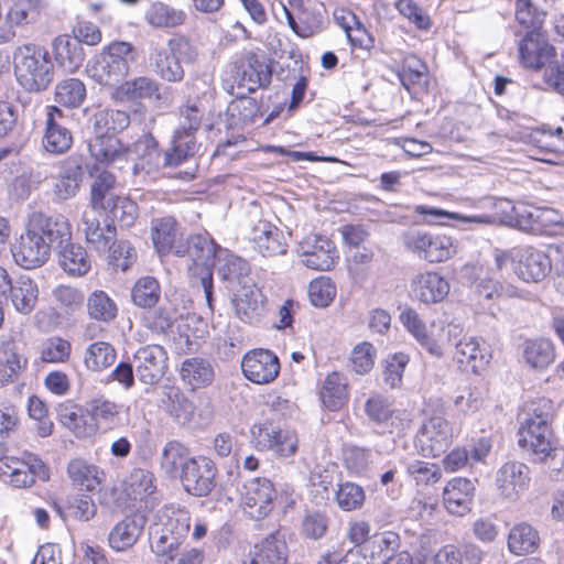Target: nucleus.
<instances>
[{
    "label": "nucleus",
    "instance_id": "f257e3e1",
    "mask_svg": "<svg viewBox=\"0 0 564 564\" xmlns=\"http://www.w3.org/2000/svg\"><path fill=\"white\" fill-rule=\"evenodd\" d=\"M72 237V224L66 216L33 210L28 214L24 229L11 243L10 251L19 267L37 269L47 262L53 247L61 246Z\"/></svg>",
    "mask_w": 564,
    "mask_h": 564
},
{
    "label": "nucleus",
    "instance_id": "f03ea898",
    "mask_svg": "<svg viewBox=\"0 0 564 564\" xmlns=\"http://www.w3.org/2000/svg\"><path fill=\"white\" fill-rule=\"evenodd\" d=\"M116 177L109 172L99 173L90 186V204L83 212L78 230L94 250H107L117 236L116 227L102 214L118 197L113 194Z\"/></svg>",
    "mask_w": 564,
    "mask_h": 564
},
{
    "label": "nucleus",
    "instance_id": "7ed1b4c3",
    "mask_svg": "<svg viewBox=\"0 0 564 564\" xmlns=\"http://www.w3.org/2000/svg\"><path fill=\"white\" fill-rule=\"evenodd\" d=\"M134 65L133 46L128 42L115 41L88 59L86 73L95 83L111 88L130 76Z\"/></svg>",
    "mask_w": 564,
    "mask_h": 564
},
{
    "label": "nucleus",
    "instance_id": "20e7f679",
    "mask_svg": "<svg viewBox=\"0 0 564 564\" xmlns=\"http://www.w3.org/2000/svg\"><path fill=\"white\" fill-rule=\"evenodd\" d=\"M13 69L18 83L28 91H43L54 79V63L47 50L34 43L13 52Z\"/></svg>",
    "mask_w": 564,
    "mask_h": 564
},
{
    "label": "nucleus",
    "instance_id": "39448f33",
    "mask_svg": "<svg viewBox=\"0 0 564 564\" xmlns=\"http://www.w3.org/2000/svg\"><path fill=\"white\" fill-rule=\"evenodd\" d=\"M494 260L498 270L511 264L513 273L527 283H539L552 271L550 256L529 245L516 246L507 250L496 248Z\"/></svg>",
    "mask_w": 564,
    "mask_h": 564
},
{
    "label": "nucleus",
    "instance_id": "423d86ee",
    "mask_svg": "<svg viewBox=\"0 0 564 564\" xmlns=\"http://www.w3.org/2000/svg\"><path fill=\"white\" fill-rule=\"evenodd\" d=\"M196 56V50L185 37L175 36L169 40L166 47L151 45L149 64L161 78L180 82L184 77L182 63H193Z\"/></svg>",
    "mask_w": 564,
    "mask_h": 564
},
{
    "label": "nucleus",
    "instance_id": "0eeeda50",
    "mask_svg": "<svg viewBox=\"0 0 564 564\" xmlns=\"http://www.w3.org/2000/svg\"><path fill=\"white\" fill-rule=\"evenodd\" d=\"M0 478L14 488H29L36 479L47 481L50 469L35 454L24 452L21 456L9 455L0 444Z\"/></svg>",
    "mask_w": 564,
    "mask_h": 564
},
{
    "label": "nucleus",
    "instance_id": "6e6552de",
    "mask_svg": "<svg viewBox=\"0 0 564 564\" xmlns=\"http://www.w3.org/2000/svg\"><path fill=\"white\" fill-rule=\"evenodd\" d=\"M518 436L519 446L534 456V462L547 464L554 471L564 469V448L549 425H520Z\"/></svg>",
    "mask_w": 564,
    "mask_h": 564
},
{
    "label": "nucleus",
    "instance_id": "1a4fd4ad",
    "mask_svg": "<svg viewBox=\"0 0 564 564\" xmlns=\"http://www.w3.org/2000/svg\"><path fill=\"white\" fill-rule=\"evenodd\" d=\"M143 163L145 162L149 169L147 173L166 165H178L189 156H193L198 151V145L195 141L193 132L175 131L173 139V147L171 152L161 153L158 151V142L152 134H143Z\"/></svg>",
    "mask_w": 564,
    "mask_h": 564
},
{
    "label": "nucleus",
    "instance_id": "9d476101",
    "mask_svg": "<svg viewBox=\"0 0 564 564\" xmlns=\"http://www.w3.org/2000/svg\"><path fill=\"white\" fill-rule=\"evenodd\" d=\"M402 242L409 251L430 263L446 261L456 253L453 239L446 235L413 229L403 234Z\"/></svg>",
    "mask_w": 564,
    "mask_h": 564
},
{
    "label": "nucleus",
    "instance_id": "9b49d317",
    "mask_svg": "<svg viewBox=\"0 0 564 564\" xmlns=\"http://www.w3.org/2000/svg\"><path fill=\"white\" fill-rule=\"evenodd\" d=\"M254 446L259 451L272 452L279 457L293 456L299 446L297 435L272 422L256 423L250 430Z\"/></svg>",
    "mask_w": 564,
    "mask_h": 564
},
{
    "label": "nucleus",
    "instance_id": "f8f14e48",
    "mask_svg": "<svg viewBox=\"0 0 564 564\" xmlns=\"http://www.w3.org/2000/svg\"><path fill=\"white\" fill-rule=\"evenodd\" d=\"M219 249L207 234H197L188 237L185 248L182 246L175 247L174 252L177 256L189 258L191 264L187 267V273L189 280H194L197 275L213 273Z\"/></svg>",
    "mask_w": 564,
    "mask_h": 564
},
{
    "label": "nucleus",
    "instance_id": "ddd939ff",
    "mask_svg": "<svg viewBox=\"0 0 564 564\" xmlns=\"http://www.w3.org/2000/svg\"><path fill=\"white\" fill-rule=\"evenodd\" d=\"M448 341H455L454 360L460 368L478 372L489 362L488 356L480 348L478 340L471 336H462L463 328L458 324H448L440 328Z\"/></svg>",
    "mask_w": 564,
    "mask_h": 564
},
{
    "label": "nucleus",
    "instance_id": "4468645a",
    "mask_svg": "<svg viewBox=\"0 0 564 564\" xmlns=\"http://www.w3.org/2000/svg\"><path fill=\"white\" fill-rule=\"evenodd\" d=\"M530 468L527 464L510 460L502 464L496 471L495 485L500 498L514 502L529 488Z\"/></svg>",
    "mask_w": 564,
    "mask_h": 564
},
{
    "label": "nucleus",
    "instance_id": "2eb2a0df",
    "mask_svg": "<svg viewBox=\"0 0 564 564\" xmlns=\"http://www.w3.org/2000/svg\"><path fill=\"white\" fill-rule=\"evenodd\" d=\"M452 442L449 423L441 416L430 417L420 429L415 446L424 457H438Z\"/></svg>",
    "mask_w": 564,
    "mask_h": 564
},
{
    "label": "nucleus",
    "instance_id": "dca6fc26",
    "mask_svg": "<svg viewBox=\"0 0 564 564\" xmlns=\"http://www.w3.org/2000/svg\"><path fill=\"white\" fill-rule=\"evenodd\" d=\"M180 479L186 492L196 497L207 496L216 485V467L206 457H192L184 469L180 471Z\"/></svg>",
    "mask_w": 564,
    "mask_h": 564
},
{
    "label": "nucleus",
    "instance_id": "f3484780",
    "mask_svg": "<svg viewBox=\"0 0 564 564\" xmlns=\"http://www.w3.org/2000/svg\"><path fill=\"white\" fill-rule=\"evenodd\" d=\"M276 498V490L272 481L264 477H257L243 485L241 500L245 511L253 519L268 516Z\"/></svg>",
    "mask_w": 564,
    "mask_h": 564
},
{
    "label": "nucleus",
    "instance_id": "a211bd4d",
    "mask_svg": "<svg viewBox=\"0 0 564 564\" xmlns=\"http://www.w3.org/2000/svg\"><path fill=\"white\" fill-rule=\"evenodd\" d=\"M241 370L249 381L256 384H267L279 376L280 361L271 350L252 349L243 355Z\"/></svg>",
    "mask_w": 564,
    "mask_h": 564
},
{
    "label": "nucleus",
    "instance_id": "6ab92c4d",
    "mask_svg": "<svg viewBox=\"0 0 564 564\" xmlns=\"http://www.w3.org/2000/svg\"><path fill=\"white\" fill-rule=\"evenodd\" d=\"M143 521H150L149 525V543L153 542L154 534L158 536L163 535L166 539L170 536L176 538L181 521L184 527V534H188L191 528V514L184 508H175L163 506L151 514V519L143 514Z\"/></svg>",
    "mask_w": 564,
    "mask_h": 564
},
{
    "label": "nucleus",
    "instance_id": "aec40b11",
    "mask_svg": "<svg viewBox=\"0 0 564 564\" xmlns=\"http://www.w3.org/2000/svg\"><path fill=\"white\" fill-rule=\"evenodd\" d=\"M271 68L253 52L245 53L236 64V82L238 87L253 93L271 82Z\"/></svg>",
    "mask_w": 564,
    "mask_h": 564
},
{
    "label": "nucleus",
    "instance_id": "412c9836",
    "mask_svg": "<svg viewBox=\"0 0 564 564\" xmlns=\"http://www.w3.org/2000/svg\"><path fill=\"white\" fill-rule=\"evenodd\" d=\"M63 111L55 106L46 107L45 131L42 138L44 150L52 154H63L73 143L72 132L62 123Z\"/></svg>",
    "mask_w": 564,
    "mask_h": 564
},
{
    "label": "nucleus",
    "instance_id": "4be33fe9",
    "mask_svg": "<svg viewBox=\"0 0 564 564\" xmlns=\"http://www.w3.org/2000/svg\"><path fill=\"white\" fill-rule=\"evenodd\" d=\"M290 7L297 11V24L294 34L302 39L313 37L327 25L325 9L316 3H305L303 0H289Z\"/></svg>",
    "mask_w": 564,
    "mask_h": 564
},
{
    "label": "nucleus",
    "instance_id": "5701e85b",
    "mask_svg": "<svg viewBox=\"0 0 564 564\" xmlns=\"http://www.w3.org/2000/svg\"><path fill=\"white\" fill-rule=\"evenodd\" d=\"M84 171L75 160H64L53 176V195L57 202H65L75 197L83 182Z\"/></svg>",
    "mask_w": 564,
    "mask_h": 564
},
{
    "label": "nucleus",
    "instance_id": "b1692460",
    "mask_svg": "<svg viewBox=\"0 0 564 564\" xmlns=\"http://www.w3.org/2000/svg\"><path fill=\"white\" fill-rule=\"evenodd\" d=\"M554 54V47L539 31H529L519 43L521 63L529 68H541Z\"/></svg>",
    "mask_w": 564,
    "mask_h": 564
},
{
    "label": "nucleus",
    "instance_id": "393cba45",
    "mask_svg": "<svg viewBox=\"0 0 564 564\" xmlns=\"http://www.w3.org/2000/svg\"><path fill=\"white\" fill-rule=\"evenodd\" d=\"M475 484L467 478H454L443 490V502L452 514L464 516L470 508L475 495Z\"/></svg>",
    "mask_w": 564,
    "mask_h": 564
},
{
    "label": "nucleus",
    "instance_id": "a878e982",
    "mask_svg": "<svg viewBox=\"0 0 564 564\" xmlns=\"http://www.w3.org/2000/svg\"><path fill=\"white\" fill-rule=\"evenodd\" d=\"M413 296L425 304L438 303L449 292L448 282L436 272L417 274L411 282Z\"/></svg>",
    "mask_w": 564,
    "mask_h": 564
},
{
    "label": "nucleus",
    "instance_id": "bb28decb",
    "mask_svg": "<svg viewBox=\"0 0 564 564\" xmlns=\"http://www.w3.org/2000/svg\"><path fill=\"white\" fill-rule=\"evenodd\" d=\"M288 554L285 534L276 531L254 545L250 564H288Z\"/></svg>",
    "mask_w": 564,
    "mask_h": 564
},
{
    "label": "nucleus",
    "instance_id": "cd10ccee",
    "mask_svg": "<svg viewBox=\"0 0 564 564\" xmlns=\"http://www.w3.org/2000/svg\"><path fill=\"white\" fill-rule=\"evenodd\" d=\"M400 321L431 356L436 358L443 357L444 349L441 336H436L433 332H429L425 324L414 310H404L400 314Z\"/></svg>",
    "mask_w": 564,
    "mask_h": 564
},
{
    "label": "nucleus",
    "instance_id": "c85d7f7f",
    "mask_svg": "<svg viewBox=\"0 0 564 564\" xmlns=\"http://www.w3.org/2000/svg\"><path fill=\"white\" fill-rule=\"evenodd\" d=\"M369 420L377 425H384L391 434H401L409 425L406 420L394 415L390 401L382 395H372L365 404Z\"/></svg>",
    "mask_w": 564,
    "mask_h": 564
},
{
    "label": "nucleus",
    "instance_id": "c756f323",
    "mask_svg": "<svg viewBox=\"0 0 564 564\" xmlns=\"http://www.w3.org/2000/svg\"><path fill=\"white\" fill-rule=\"evenodd\" d=\"M152 394L160 397V405L181 424L189 422L195 412V405L175 387L154 389Z\"/></svg>",
    "mask_w": 564,
    "mask_h": 564
},
{
    "label": "nucleus",
    "instance_id": "7c9ffc66",
    "mask_svg": "<svg viewBox=\"0 0 564 564\" xmlns=\"http://www.w3.org/2000/svg\"><path fill=\"white\" fill-rule=\"evenodd\" d=\"M26 364L17 341L10 336L0 337V387L17 379Z\"/></svg>",
    "mask_w": 564,
    "mask_h": 564
},
{
    "label": "nucleus",
    "instance_id": "2f4dec72",
    "mask_svg": "<svg viewBox=\"0 0 564 564\" xmlns=\"http://www.w3.org/2000/svg\"><path fill=\"white\" fill-rule=\"evenodd\" d=\"M234 305L237 316L247 323L258 321L264 312V297L253 283L241 286L235 295Z\"/></svg>",
    "mask_w": 564,
    "mask_h": 564
},
{
    "label": "nucleus",
    "instance_id": "473e14b6",
    "mask_svg": "<svg viewBox=\"0 0 564 564\" xmlns=\"http://www.w3.org/2000/svg\"><path fill=\"white\" fill-rule=\"evenodd\" d=\"M217 260L219 262L217 272L221 280L228 282L231 290L237 285L242 286L251 282L249 278L250 267L246 260L226 249H219Z\"/></svg>",
    "mask_w": 564,
    "mask_h": 564
},
{
    "label": "nucleus",
    "instance_id": "72a5a7b5",
    "mask_svg": "<svg viewBox=\"0 0 564 564\" xmlns=\"http://www.w3.org/2000/svg\"><path fill=\"white\" fill-rule=\"evenodd\" d=\"M302 250L303 264L318 271L330 270L338 259L335 245L327 238L315 237L314 245L307 249L303 245Z\"/></svg>",
    "mask_w": 564,
    "mask_h": 564
},
{
    "label": "nucleus",
    "instance_id": "f704fd0d",
    "mask_svg": "<svg viewBox=\"0 0 564 564\" xmlns=\"http://www.w3.org/2000/svg\"><path fill=\"white\" fill-rule=\"evenodd\" d=\"M52 51L57 64L68 73L76 72L85 59L84 50L78 41L65 34L53 40Z\"/></svg>",
    "mask_w": 564,
    "mask_h": 564
},
{
    "label": "nucleus",
    "instance_id": "c9c22d12",
    "mask_svg": "<svg viewBox=\"0 0 564 564\" xmlns=\"http://www.w3.org/2000/svg\"><path fill=\"white\" fill-rule=\"evenodd\" d=\"M58 249V262L62 269L73 276L85 275L91 267L87 251L79 245L73 243L72 238L56 246Z\"/></svg>",
    "mask_w": 564,
    "mask_h": 564
},
{
    "label": "nucleus",
    "instance_id": "e433bc0d",
    "mask_svg": "<svg viewBox=\"0 0 564 564\" xmlns=\"http://www.w3.org/2000/svg\"><path fill=\"white\" fill-rule=\"evenodd\" d=\"M254 248L263 257H273L286 252V243L283 240V234L268 223H259L252 232Z\"/></svg>",
    "mask_w": 564,
    "mask_h": 564
},
{
    "label": "nucleus",
    "instance_id": "4c0bfd02",
    "mask_svg": "<svg viewBox=\"0 0 564 564\" xmlns=\"http://www.w3.org/2000/svg\"><path fill=\"white\" fill-rule=\"evenodd\" d=\"M9 297L13 307L21 314L31 313L39 297L37 284L28 275L18 276L10 290Z\"/></svg>",
    "mask_w": 564,
    "mask_h": 564
},
{
    "label": "nucleus",
    "instance_id": "58836bf2",
    "mask_svg": "<svg viewBox=\"0 0 564 564\" xmlns=\"http://www.w3.org/2000/svg\"><path fill=\"white\" fill-rule=\"evenodd\" d=\"M89 153L97 163L109 165L122 160L127 150L113 135H97L88 144Z\"/></svg>",
    "mask_w": 564,
    "mask_h": 564
},
{
    "label": "nucleus",
    "instance_id": "ea45409f",
    "mask_svg": "<svg viewBox=\"0 0 564 564\" xmlns=\"http://www.w3.org/2000/svg\"><path fill=\"white\" fill-rule=\"evenodd\" d=\"M180 375L182 380L193 389L207 387L215 378L212 364L198 357L185 359L181 366Z\"/></svg>",
    "mask_w": 564,
    "mask_h": 564
},
{
    "label": "nucleus",
    "instance_id": "a19ab883",
    "mask_svg": "<svg viewBox=\"0 0 564 564\" xmlns=\"http://www.w3.org/2000/svg\"><path fill=\"white\" fill-rule=\"evenodd\" d=\"M523 358L534 369H546L555 360V346L551 339H529L523 345Z\"/></svg>",
    "mask_w": 564,
    "mask_h": 564
},
{
    "label": "nucleus",
    "instance_id": "79ce46f5",
    "mask_svg": "<svg viewBox=\"0 0 564 564\" xmlns=\"http://www.w3.org/2000/svg\"><path fill=\"white\" fill-rule=\"evenodd\" d=\"M117 359L115 347L107 341H95L84 351L83 361L87 370L102 372L110 368Z\"/></svg>",
    "mask_w": 564,
    "mask_h": 564
},
{
    "label": "nucleus",
    "instance_id": "37998d69",
    "mask_svg": "<svg viewBox=\"0 0 564 564\" xmlns=\"http://www.w3.org/2000/svg\"><path fill=\"white\" fill-rule=\"evenodd\" d=\"M90 122L97 135H112L130 124V117L126 111L99 109L94 112Z\"/></svg>",
    "mask_w": 564,
    "mask_h": 564
},
{
    "label": "nucleus",
    "instance_id": "c03bdc74",
    "mask_svg": "<svg viewBox=\"0 0 564 564\" xmlns=\"http://www.w3.org/2000/svg\"><path fill=\"white\" fill-rule=\"evenodd\" d=\"M174 324L178 335L175 339L182 350H193V346L197 345L196 340L204 337L205 323L195 314L174 318Z\"/></svg>",
    "mask_w": 564,
    "mask_h": 564
},
{
    "label": "nucleus",
    "instance_id": "a18cd8bd",
    "mask_svg": "<svg viewBox=\"0 0 564 564\" xmlns=\"http://www.w3.org/2000/svg\"><path fill=\"white\" fill-rule=\"evenodd\" d=\"M67 473L74 485L87 491L95 490L104 476V473L97 466L88 464L80 458L69 462Z\"/></svg>",
    "mask_w": 564,
    "mask_h": 564
},
{
    "label": "nucleus",
    "instance_id": "49530a36",
    "mask_svg": "<svg viewBox=\"0 0 564 564\" xmlns=\"http://www.w3.org/2000/svg\"><path fill=\"white\" fill-rule=\"evenodd\" d=\"M321 399L330 411H337L348 400V389L344 378L338 372L329 373L322 387Z\"/></svg>",
    "mask_w": 564,
    "mask_h": 564
},
{
    "label": "nucleus",
    "instance_id": "de8ad7c7",
    "mask_svg": "<svg viewBox=\"0 0 564 564\" xmlns=\"http://www.w3.org/2000/svg\"><path fill=\"white\" fill-rule=\"evenodd\" d=\"M176 538L170 536L166 539L163 535L158 536L154 534L153 542L149 543L151 552L155 555L156 560L163 564H170L175 561L181 551V545L186 540L187 534H184V527L181 522Z\"/></svg>",
    "mask_w": 564,
    "mask_h": 564
},
{
    "label": "nucleus",
    "instance_id": "09e8293b",
    "mask_svg": "<svg viewBox=\"0 0 564 564\" xmlns=\"http://www.w3.org/2000/svg\"><path fill=\"white\" fill-rule=\"evenodd\" d=\"M538 531L528 523L514 525L508 536V547L511 553L521 555L532 553L539 545Z\"/></svg>",
    "mask_w": 564,
    "mask_h": 564
},
{
    "label": "nucleus",
    "instance_id": "8fccbe9b",
    "mask_svg": "<svg viewBox=\"0 0 564 564\" xmlns=\"http://www.w3.org/2000/svg\"><path fill=\"white\" fill-rule=\"evenodd\" d=\"M45 7L44 0H17L7 13L10 26H24L35 22Z\"/></svg>",
    "mask_w": 564,
    "mask_h": 564
},
{
    "label": "nucleus",
    "instance_id": "3c124183",
    "mask_svg": "<svg viewBox=\"0 0 564 564\" xmlns=\"http://www.w3.org/2000/svg\"><path fill=\"white\" fill-rule=\"evenodd\" d=\"M166 368V354L160 345L143 347V383H154L160 380Z\"/></svg>",
    "mask_w": 564,
    "mask_h": 564
},
{
    "label": "nucleus",
    "instance_id": "603ef678",
    "mask_svg": "<svg viewBox=\"0 0 564 564\" xmlns=\"http://www.w3.org/2000/svg\"><path fill=\"white\" fill-rule=\"evenodd\" d=\"M186 446L177 441L169 442L161 455V468L169 477L180 476L184 465L192 458Z\"/></svg>",
    "mask_w": 564,
    "mask_h": 564
},
{
    "label": "nucleus",
    "instance_id": "864d4df0",
    "mask_svg": "<svg viewBox=\"0 0 564 564\" xmlns=\"http://www.w3.org/2000/svg\"><path fill=\"white\" fill-rule=\"evenodd\" d=\"M59 420L65 427L78 437L90 436L96 432V424L88 422L83 410L77 405L62 406L59 409Z\"/></svg>",
    "mask_w": 564,
    "mask_h": 564
},
{
    "label": "nucleus",
    "instance_id": "5fc2aeb1",
    "mask_svg": "<svg viewBox=\"0 0 564 564\" xmlns=\"http://www.w3.org/2000/svg\"><path fill=\"white\" fill-rule=\"evenodd\" d=\"M110 98L121 104H139L141 99V77L137 72V64L131 68V75L113 85Z\"/></svg>",
    "mask_w": 564,
    "mask_h": 564
},
{
    "label": "nucleus",
    "instance_id": "6e6d98bb",
    "mask_svg": "<svg viewBox=\"0 0 564 564\" xmlns=\"http://www.w3.org/2000/svg\"><path fill=\"white\" fill-rule=\"evenodd\" d=\"M87 311L91 318L108 323L116 318L118 307L105 291L96 290L87 299Z\"/></svg>",
    "mask_w": 564,
    "mask_h": 564
},
{
    "label": "nucleus",
    "instance_id": "4d7b16f0",
    "mask_svg": "<svg viewBox=\"0 0 564 564\" xmlns=\"http://www.w3.org/2000/svg\"><path fill=\"white\" fill-rule=\"evenodd\" d=\"M141 527L134 519H126L118 523L109 534V544L116 551H124L139 539Z\"/></svg>",
    "mask_w": 564,
    "mask_h": 564
},
{
    "label": "nucleus",
    "instance_id": "13d9d810",
    "mask_svg": "<svg viewBox=\"0 0 564 564\" xmlns=\"http://www.w3.org/2000/svg\"><path fill=\"white\" fill-rule=\"evenodd\" d=\"M85 97L86 87L78 78L64 79L55 87V99L65 107L76 108L82 105Z\"/></svg>",
    "mask_w": 564,
    "mask_h": 564
},
{
    "label": "nucleus",
    "instance_id": "bf43d9fd",
    "mask_svg": "<svg viewBox=\"0 0 564 564\" xmlns=\"http://www.w3.org/2000/svg\"><path fill=\"white\" fill-rule=\"evenodd\" d=\"M152 241L159 254H166L173 248L175 240V220L171 217L156 219L151 228Z\"/></svg>",
    "mask_w": 564,
    "mask_h": 564
},
{
    "label": "nucleus",
    "instance_id": "052dcab7",
    "mask_svg": "<svg viewBox=\"0 0 564 564\" xmlns=\"http://www.w3.org/2000/svg\"><path fill=\"white\" fill-rule=\"evenodd\" d=\"M112 225L115 220H118L121 226H132L139 215V207L135 202L128 197L118 196L115 202L104 213Z\"/></svg>",
    "mask_w": 564,
    "mask_h": 564
},
{
    "label": "nucleus",
    "instance_id": "680f3d73",
    "mask_svg": "<svg viewBox=\"0 0 564 564\" xmlns=\"http://www.w3.org/2000/svg\"><path fill=\"white\" fill-rule=\"evenodd\" d=\"M145 18L155 28H174L184 22L185 14L163 3H154L148 10Z\"/></svg>",
    "mask_w": 564,
    "mask_h": 564
},
{
    "label": "nucleus",
    "instance_id": "e2e57ef3",
    "mask_svg": "<svg viewBox=\"0 0 564 564\" xmlns=\"http://www.w3.org/2000/svg\"><path fill=\"white\" fill-rule=\"evenodd\" d=\"M174 325L172 313L163 307L143 308V327L156 336H163Z\"/></svg>",
    "mask_w": 564,
    "mask_h": 564
},
{
    "label": "nucleus",
    "instance_id": "0e129e2a",
    "mask_svg": "<svg viewBox=\"0 0 564 564\" xmlns=\"http://www.w3.org/2000/svg\"><path fill=\"white\" fill-rule=\"evenodd\" d=\"M514 15L519 24L525 29L539 31L545 21L546 13L539 10L531 0H516Z\"/></svg>",
    "mask_w": 564,
    "mask_h": 564
},
{
    "label": "nucleus",
    "instance_id": "69168bd1",
    "mask_svg": "<svg viewBox=\"0 0 564 564\" xmlns=\"http://www.w3.org/2000/svg\"><path fill=\"white\" fill-rule=\"evenodd\" d=\"M525 417L520 425H549L553 415V402L546 398H538L530 401L525 408Z\"/></svg>",
    "mask_w": 564,
    "mask_h": 564
},
{
    "label": "nucleus",
    "instance_id": "338daca9",
    "mask_svg": "<svg viewBox=\"0 0 564 564\" xmlns=\"http://www.w3.org/2000/svg\"><path fill=\"white\" fill-rule=\"evenodd\" d=\"M467 561H480L481 551L473 545L466 546L464 552L453 544L442 546L435 554L434 564H463V556Z\"/></svg>",
    "mask_w": 564,
    "mask_h": 564
},
{
    "label": "nucleus",
    "instance_id": "774afa93",
    "mask_svg": "<svg viewBox=\"0 0 564 564\" xmlns=\"http://www.w3.org/2000/svg\"><path fill=\"white\" fill-rule=\"evenodd\" d=\"M72 345L62 337L46 339L41 348V359L44 362L61 364L69 359Z\"/></svg>",
    "mask_w": 564,
    "mask_h": 564
}]
</instances>
